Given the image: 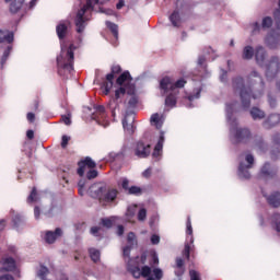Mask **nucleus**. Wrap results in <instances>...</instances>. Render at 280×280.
Returning a JSON list of instances; mask_svg holds the SVG:
<instances>
[{"label":"nucleus","instance_id":"1","mask_svg":"<svg viewBox=\"0 0 280 280\" xmlns=\"http://www.w3.org/2000/svg\"><path fill=\"white\" fill-rule=\"evenodd\" d=\"M118 195L119 190L115 188H106V186L102 184H94L90 187V196L96 198L103 207L117 205Z\"/></svg>","mask_w":280,"mask_h":280},{"label":"nucleus","instance_id":"2","mask_svg":"<svg viewBox=\"0 0 280 280\" xmlns=\"http://www.w3.org/2000/svg\"><path fill=\"white\" fill-rule=\"evenodd\" d=\"M225 110L228 115V121H230L232 126L231 132L233 133L236 143H247V141L250 140V130H248V128L235 127L237 126V121L232 120L231 118L233 117L234 113H237V110H240L237 108V102L226 103Z\"/></svg>","mask_w":280,"mask_h":280},{"label":"nucleus","instance_id":"3","mask_svg":"<svg viewBox=\"0 0 280 280\" xmlns=\"http://www.w3.org/2000/svg\"><path fill=\"white\" fill-rule=\"evenodd\" d=\"M132 82V77L130 75L129 71L122 72L116 80V84L120 86L118 90L115 91V97H112L109 101V107L112 108L113 115H115V107H113V104L117 106V100L121 97V95H135V84L130 83Z\"/></svg>","mask_w":280,"mask_h":280},{"label":"nucleus","instance_id":"4","mask_svg":"<svg viewBox=\"0 0 280 280\" xmlns=\"http://www.w3.org/2000/svg\"><path fill=\"white\" fill-rule=\"evenodd\" d=\"M73 49H75L73 45H70L69 48H66L63 45H61V54L57 57V66L58 73L62 78H69V75H72L73 73Z\"/></svg>","mask_w":280,"mask_h":280},{"label":"nucleus","instance_id":"5","mask_svg":"<svg viewBox=\"0 0 280 280\" xmlns=\"http://www.w3.org/2000/svg\"><path fill=\"white\" fill-rule=\"evenodd\" d=\"M127 270L131 272L135 279H140L141 277L148 278L147 280H162L163 279V270L161 268L153 269L154 277H150L152 275V267L143 266L142 268L139 265L132 266L131 261L129 260L127 264Z\"/></svg>","mask_w":280,"mask_h":280},{"label":"nucleus","instance_id":"6","mask_svg":"<svg viewBox=\"0 0 280 280\" xmlns=\"http://www.w3.org/2000/svg\"><path fill=\"white\" fill-rule=\"evenodd\" d=\"M232 86L234 93L240 94L241 109L248 110L250 108V93H253V90L244 84V78L241 77L233 79Z\"/></svg>","mask_w":280,"mask_h":280},{"label":"nucleus","instance_id":"7","mask_svg":"<svg viewBox=\"0 0 280 280\" xmlns=\"http://www.w3.org/2000/svg\"><path fill=\"white\" fill-rule=\"evenodd\" d=\"M106 1L108 0H86V3L78 11L74 19V25L78 34H82V32H84V27H86V21H89L86 12H89V10H93L95 4L104 5Z\"/></svg>","mask_w":280,"mask_h":280},{"label":"nucleus","instance_id":"8","mask_svg":"<svg viewBox=\"0 0 280 280\" xmlns=\"http://www.w3.org/2000/svg\"><path fill=\"white\" fill-rule=\"evenodd\" d=\"M248 84L253 88V98L259 100L266 89L264 78L257 71H252L248 75Z\"/></svg>","mask_w":280,"mask_h":280},{"label":"nucleus","instance_id":"9","mask_svg":"<svg viewBox=\"0 0 280 280\" xmlns=\"http://www.w3.org/2000/svg\"><path fill=\"white\" fill-rule=\"evenodd\" d=\"M186 84L187 81L185 79H179L174 83L172 79L165 77L160 81V89L164 91V93H170V91H173V93H178V89H183Z\"/></svg>","mask_w":280,"mask_h":280},{"label":"nucleus","instance_id":"10","mask_svg":"<svg viewBox=\"0 0 280 280\" xmlns=\"http://www.w3.org/2000/svg\"><path fill=\"white\" fill-rule=\"evenodd\" d=\"M266 70V77L271 80L280 72L279 57H271V59L264 65Z\"/></svg>","mask_w":280,"mask_h":280},{"label":"nucleus","instance_id":"11","mask_svg":"<svg viewBox=\"0 0 280 280\" xmlns=\"http://www.w3.org/2000/svg\"><path fill=\"white\" fill-rule=\"evenodd\" d=\"M245 161L247 164H244V162H240L238 165L240 178H250V173L248 172V170L253 167V163H255V158L252 154H247L245 156Z\"/></svg>","mask_w":280,"mask_h":280},{"label":"nucleus","instance_id":"12","mask_svg":"<svg viewBox=\"0 0 280 280\" xmlns=\"http://www.w3.org/2000/svg\"><path fill=\"white\" fill-rule=\"evenodd\" d=\"M151 152H152V145L143 141H138L133 148V154L135 156H138V159H148Z\"/></svg>","mask_w":280,"mask_h":280},{"label":"nucleus","instance_id":"13","mask_svg":"<svg viewBox=\"0 0 280 280\" xmlns=\"http://www.w3.org/2000/svg\"><path fill=\"white\" fill-rule=\"evenodd\" d=\"M91 119L96 121L98 126L106 128L108 126V120H106V108L102 105L95 107V112L92 113Z\"/></svg>","mask_w":280,"mask_h":280},{"label":"nucleus","instance_id":"14","mask_svg":"<svg viewBox=\"0 0 280 280\" xmlns=\"http://www.w3.org/2000/svg\"><path fill=\"white\" fill-rule=\"evenodd\" d=\"M69 30H71V22L69 20H62L57 24L56 32L59 40H65L69 36Z\"/></svg>","mask_w":280,"mask_h":280},{"label":"nucleus","instance_id":"15","mask_svg":"<svg viewBox=\"0 0 280 280\" xmlns=\"http://www.w3.org/2000/svg\"><path fill=\"white\" fill-rule=\"evenodd\" d=\"M135 112L127 110L125 118L122 120V128L128 132V135L135 133Z\"/></svg>","mask_w":280,"mask_h":280},{"label":"nucleus","instance_id":"16","mask_svg":"<svg viewBox=\"0 0 280 280\" xmlns=\"http://www.w3.org/2000/svg\"><path fill=\"white\" fill-rule=\"evenodd\" d=\"M78 171L77 174H79L81 177L84 176V173L86 172V167H89V170H95V167H97V163H95V161H93V159L86 156L84 160H81L78 163Z\"/></svg>","mask_w":280,"mask_h":280},{"label":"nucleus","instance_id":"17","mask_svg":"<svg viewBox=\"0 0 280 280\" xmlns=\"http://www.w3.org/2000/svg\"><path fill=\"white\" fill-rule=\"evenodd\" d=\"M265 43L270 49H279L280 47V33L279 31H271L265 39Z\"/></svg>","mask_w":280,"mask_h":280},{"label":"nucleus","instance_id":"18","mask_svg":"<svg viewBox=\"0 0 280 280\" xmlns=\"http://www.w3.org/2000/svg\"><path fill=\"white\" fill-rule=\"evenodd\" d=\"M127 243L128 245L124 247L122 255L124 257H130V249L133 246H137V235H135V232H129L127 235Z\"/></svg>","mask_w":280,"mask_h":280},{"label":"nucleus","instance_id":"19","mask_svg":"<svg viewBox=\"0 0 280 280\" xmlns=\"http://www.w3.org/2000/svg\"><path fill=\"white\" fill-rule=\"evenodd\" d=\"M280 122V115L279 114H271L268 118L262 122V127L266 130H270V128H275V126L279 125Z\"/></svg>","mask_w":280,"mask_h":280},{"label":"nucleus","instance_id":"20","mask_svg":"<svg viewBox=\"0 0 280 280\" xmlns=\"http://www.w3.org/2000/svg\"><path fill=\"white\" fill-rule=\"evenodd\" d=\"M163 143H165V135L161 132L160 139L158 143L155 144V148L153 150L152 156L155 159V161H160L161 159V152H163Z\"/></svg>","mask_w":280,"mask_h":280},{"label":"nucleus","instance_id":"21","mask_svg":"<svg viewBox=\"0 0 280 280\" xmlns=\"http://www.w3.org/2000/svg\"><path fill=\"white\" fill-rule=\"evenodd\" d=\"M266 48L264 46H257L255 51V58L259 67H264L266 65Z\"/></svg>","mask_w":280,"mask_h":280},{"label":"nucleus","instance_id":"22","mask_svg":"<svg viewBox=\"0 0 280 280\" xmlns=\"http://www.w3.org/2000/svg\"><path fill=\"white\" fill-rule=\"evenodd\" d=\"M57 237H62V229L57 228L55 232L52 231H47L46 236H45V242L47 244H54L56 242Z\"/></svg>","mask_w":280,"mask_h":280},{"label":"nucleus","instance_id":"23","mask_svg":"<svg viewBox=\"0 0 280 280\" xmlns=\"http://www.w3.org/2000/svg\"><path fill=\"white\" fill-rule=\"evenodd\" d=\"M260 175L264 178H273V176H277V168H271L270 163H265L260 170Z\"/></svg>","mask_w":280,"mask_h":280},{"label":"nucleus","instance_id":"24","mask_svg":"<svg viewBox=\"0 0 280 280\" xmlns=\"http://www.w3.org/2000/svg\"><path fill=\"white\" fill-rule=\"evenodd\" d=\"M25 9H26L25 0H12L10 4V12L12 14H16V12H19L20 10H25Z\"/></svg>","mask_w":280,"mask_h":280},{"label":"nucleus","instance_id":"25","mask_svg":"<svg viewBox=\"0 0 280 280\" xmlns=\"http://www.w3.org/2000/svg\"><path fill=\"white\" fill-rule=\"evenodd\" d=\"M113 80H115V78H113V73H108L106 75V81L102 86L104 95H108V93H110V89H113Z\"/></svg>","mask_w":280,"mask_h":280},{"label":"nucleus","instance_id":"26","mask_svg":"<svg viewBox=\"0 0 280 280\" xmlns=\"http://www.w3.org/2000/svg\"><path fill=\"white\" fill-rule=\"evenodd\" d=\"M268 205L270 207L277 208L280 207V194L279 192H273L269 197H267Z\"/></svg>","mask_w":280,"mask_h":280},{"label":"nucleus","instance_id":"27","mask_svg":"<svg viewBox=\"0 0 280 280\" xmlns=\"http://www.w3.org/2000/svg\"><path fill=\"white\" fill-rule=\"evenodd\" d=\"M12 40H14V33L0 31V43H12Z\"/></svg>","mask_w":280,"mask_h":280},{"label":"nucleus","instance_id":"28","mask_svg":"<svg viewBox=\"0 0 280 280\" xmlns=\"http://www.w3.org/2000/svg\"><path fill=\"white\" fill-rule=\"evenodd\" d=\"M176 95H178L177 92L171 91V93L165 98V106L174 108V106H176Z\"/></svg>","mask_w":280,"mask_h":280},{"label":"nucleus","instance_id":"29","mask_svg":"<svg viewBox=\"0 0 280 280\" xmlns=\"http://www.w3.org/2000/svg\"><path fill=\"white\" fill-rule=\"evenodd\" d=\"M253 56H255V48L245 46L242 55L243 60H253Z\"/></svg>","mask_w":280,"mask_h":280},{"label":"nucleus","instance_id":"30","mask_svg":"<svg viewBox=\"0 0 280 280\" xmlns=\"http://www.w3.org/2000/svg\"><path fill=\"white\" fill-rule=\"evenodd\" d=\"M4 270H7V272H14V270H16V261H14V258L9 257L4 260Z\"/></svg>","mask_w":280,"mask_h":280},{"label":"nucleus","instance_id":"31","mask_svg":"<svg viewBox=\"0 0 280 280\" xmlns=\"http://www.w3.org/2000/svg\"><path fill=\"white\" fill-rule=\"evenodd\" d=\"M250 115H252V118L255 120L264 119V117H266V113H264V110L259 109V107H253L250 109Z\"/></svg>","mask_w":280,"mask_h":280},{"label":"nucleus","instance_id":"32","mask_svg":"<svg viewBox=\"0 0 280 280\" xmlns=\"http://www.w3.org/2000/svg\"><path fill=\"white\" fill-rule=\"evenodd\" d=\"M106 25L108 27V30H110L114 38H119V26H117V24L113 23V22H106Z\"/></svg>","mask_w":280,"mask_h":280},{"label":"nucleus","instance_id":"33","mask_svg":"<svg viewBox=\"0 0 280 280\" xmlns=\"http://www.w3.org/2000/svg\"><path fill=\"white\" fill-rule=\"evenodd\" d=\"M170 21L174 27H178L180 23V15L178 14L177 11H174L173 14L170 16Z\"/></svg>","mask_w":280,"mask_h":280},{"label":"nucleus","instance_id":"34","mask_svg":"<svg viewBox=\"0 0 280 280\" xmlns=\"http://www.w3.org/2000/svg\"><path fill=\"white\" fill-rule=\"evenodd\" d=\"M89 253L92 261H94V264H97V261H100V256H101L100 250L95 248H90Z\"/></svg>","mask_w":280,"mask_h":280},{"label":"nucleus","instance_id":"35","mask_svg":"<svg viewBox=\"0 0 280 280\" xmlns=\"http://www.w3.org/2000/svg\"><path fill=\"white\" fill-rule=\"evenodd\" d=\"M39 198H38V191L36 190V187H33L28 198H27V202H38Z\"/></svg>","mask_w":280,"mask_h":280},{"label":"nucleus","instance_id":"36","mask_svg":"<svg viewBox=\"0 0 280 280\" xmlns=\"http://www.w3.org/2000/svg\"><path fill=\"white\" fill-rule=\"evenodd\" d=\"M47 275H49V269L45 266H40L37 272V276L39 277V279L46 280L45 277H47Z\"/></svg>","mask_w":280,"mask_h":280},{"label":"nucleus","instance_id":"37","mask_svg":"<svg viewBox=\"0 0 280 280\" xmlns=\"http://www.w3.org/2000/svg\"><path fill=\"white\" fill-rule=\"evenodd\" d=\"M12 51V46H8V48L4 50L3 56L1 58V66L3 67L5 62L8 61V58L10 57V52Z\"/></svg>","mask_w":280,"mask_h":280},{"label":"nucleus","instance_id":"38","mask_svg":"<svg viewBox=\"0 0 280 280\" xmlns=\"http://www.w3.org/2000/svg\"><path fill=\"white\" fill-rule=\"evenodd\" d=\"M145 218H148V210H145V208H141L138 212L139 222H145Z\"/></svg>","mask_w":280,"mask_h":280},{"label":"nucleus","instance_id":"39","mask_svg":"<svg viewBox=\"0 0 280 280\" xmlns=\"http://www.w3.org/2000/svg\"><path fill=\"white\" fill-rule=\"evenodd\" d=\"M261 27H262V30H268V27H272V18L266 16V18L262 20Z\"/></svg>","mask_w":280,"mask_h":280},{"label":"nucleus","instance_id":"40","mask_svg":"<svg viewBox=\"0 0 280 280\" xmlns=\"http://www.w3.org/2000/svg\"><path fill=\"white\" fill-rule=\"evenodd\" d=\"M127 191L132 196H141V188L139 186H131Z\"/></svg>","mask_w":280,"mask_h":280},{"label":"nucleus","instance_id":"41","mask_svg":"<svg viewBox=\"0 0 280 280\" xmlns=\"http://www.w3.org/2000/svg\"><path fill=\"white\" fill-rule=\"evenodd\" d=\"M85 176H86L88 180H93V178H97L98 173L95 168H90Z\"/></svg>","mask_w":280,"mask_h":280},{"label":"nucleus","instance_id":"42","mask_svg":"<svg viewBox=\"0 0 280 280\" xmlns=\"http://www.w3.org/2000/svg\"><path fill=\"white\" fill-rule=\"evenodd\" d=\"M135 213H137V206H129L126 212L127 218H135Z\"/></svg>","mask_w":280,"mask_h":280},{"label":"nucleus","instance_id":"43","mask_svg":"<svg viewBox=\"0 0 280 280\" xmlns=\"http://www.w3.org/2000/svg\"><path fill=\"white\" fill-rule=\"evenodd\" d=\"M272 222L273 224H276V231L280 233V214L279 213L273 214Z\"/></svg>","mask_w":280,"mask_h":280},{"label":"nucleus","instance_id":"44","mask_svg":"<svg viewBox=\"0 0 280 280\" xmlns=\"http://www.w3.org/2000/svg\"><path fill=\"white\" fill-rule=\"evenodd\" d=\"M186 233L187 235H194V228H191V218H187L186 222Z\"/></svg>","mask_w":280,"mask_h":280},{"label":"nucleus","instance_id":"45","mask_svg":"<svg viewBox=\"0 0 280 280\" xmlns=\"http://www.w3.org/2000/svg\"><path fill=\"white\" fill-rule=\"evenodd\" d=\"M279 156H280V149H279V147H276L271 150V159L273 161H277V159H279Z\"/></svg>","mask_w":280,"mask_h":280},{"label":"nucleus","instance_id":"46","mask_svg":"<svg viewBox=\"0 0 280 280\" xmlns=\"http://www.w3.org/2000/svg\"><path fill=\"white\" fill-rule=\"evenodd\" d=\"M250 27H252L253 35L259 34V30H261V26L257 22L250 24Z\"/></svg>","mask_w":280,"mask_h":280},{"label":"nucleus","instance_id":"47","mask_svg":"<svg viewBox=\"0 0 280 280\" xmlns=\"http://www.w3.org/2000/svg\"><path fill=\"white\" fill-rule=\"evenodd\" d=\"M151 124H154L158 129L161 128V124L159 122V114H153L151 116Z\"/></svg>","mask_w":280,"mask_h":280},{"label":"nucleus","instance_id":"48","mask_svg":"<svg viewBox=\"0 0 280 280\" xmlns=\"http://www.w3.org/2000/svg\"><path fill=\"white\" fill-rule=\"evenodd\" d=\"M149 266H151V268H153V266H159V257L156 255L151 256Z\"/></svg>","mask_w":280,"mask_h":280},{"label":"nucleus","instance_id":"49","mask_svg":"<svg viewBox=\"0 0 280 280\" xmlns=\"http://www.w3.org/2000/svg\"><path fill=\"white\" fill-rule=\"evenodd\" d=\"M102 231V228L100 226H93L91 228V234L94 235V237H100Z\"/></svg>","mask_w":280,"mask_h":280},{"label":"nucleus","instance_id":"50","mask_svg":"<svg viewBox=\"0 0 280 280\" xmlns=\"http://www.w3.org/2000/svg\"><path fill=\"white\" fill-rule=\"evenodd\" d=\"M113 219H102V224L106 229H112L113 228Z\"/></svg>","mask_w":280,"mask_h":280},{"label":"nucleus","instance_id":"51","mask_svg":"<svg viewBox=\"0 0 280 280\" xmlns=\"http://www.w3.org/2000/svg\"><path fill=\"white\" fill-rule=\"evenodd\" d=\"M69 141H71V138L69 136H62L61 148H67V145H69Z\"/></svg>","mask_w":280,"mask_h":280},{"label":"nucleus","instance_id":"52","mask_svg":"<svg viewBox=\"0 0 280 280\" xmlns=\"http://www.w3.org/2000/svg\"><path fill=\"white\" fill-rule=\"evenodd\" d=\"M138 100L137 97L132 96L129 101H128V106L129 108H135L137 107V104H138Z\"/></svg>","mask_w":280,"mask_h":280},{"label":"nucleus","instance_id":"53","mask_svg":"<svg viewBox=\"0 0 280 280\" xmlns=\"http://www.w3.org/2000/svg\"><path fill=\"white\" fill-rule=\"evenodd\" d=\"M121 71V66L116 65L112 67V72L113 73V78H115V75L119 74V72Z\"/></svg>","mask_w":280,"mask_h":280},{"label":"nucleus","instance_id":"54","mask_svg":"<svg viewBox=\"0 0 280 280\" xmlns=\"http://www.w3.org/2000/svg\"><path fill=\"white\" fill-rule=\"evenodd\" d=\"M189 275H190V280H200V273H198V271L190 270Z\"/></svg>","mask_w":280,"mask_h":280},{"label":"nucleus","instance_id":"55","mask_svg":"<svg viewBox=\"0 0 280 280\" xmlns=\"http://www.w3.org/2000/svg\"><path fill=\"white\" fill-rule=\"evenodd\" d=\"M256 148L260 150V152H264L266 150V143H264V140L259 139L256 143Z\"/></svg>","mask_w":280,"mask_h":280},{"label":"nucleus","instance_id":"56","mask_svg":"<svg viewBox=\"0 0 280 280\" xmlns=\"http://www.w3.org/2000/svg\"><path fill=\"white\" fill-rule=\"evenodd\" d=\"M130 182L128 180V178H122V182H121V187L122 189H125V191H129L130 187Z\"/></svg>","mask_w":280,"mask_h":280},{"label":"nucleus","instance_id":"57","mask_svg":"<svg viewBox=\"0 0 280 280\" xmlns=\"http://www.w3.org/2000/svg\"><path fill=\"white\" fill-rule=\"evenodd\" d=\"M191 250V247L189 246V244H185L184 250H183V255L186 257V259H189V253Z\"/></svg>","mask_w":280,"mask_h":280},{"label":"nucleus","instance_id":"58","mask_svg":"<svg viewBox=\"0 0 280 280\" xmlns=\"http://www.w3.org/2000/svg\"><path fill=\"white\" fill-rule=\"evenodd\" d=\"M268 102H269V106H270L271 108H275V106H277V98L271 97L270 94L268 95Z\"/></svg>","mask_w":280,"mask_h":280},{"label":"nucleus","instance_id":"59","mask_svg":"<svg viewBox=\"0 0 280 280\" xmlns=\"http://www.w3.org/2000/svg\"><path fill=\"white\" fill-rule=\"evenodd\" d=\"M61 120L63 124H66V126H71V116L63 115L61 116Z\"/></svg>","mask_w":280,"mask_h":280},{"label":"nucleus","instance_id":"60","mask_svg":"<svg viewBox=\"0 0 280 280\" xmlns=\"http://www.w3.org/2000/svg\"><path fill=\"white\" fill-rule=\"evenodd\" d=\"M21 222H23L21 215H15V218H13L14 226H21Z\"/></svg>","mask_w":280,"mask_h":280},{"label":"nucleus","instance_id":"61","mask_svg":"<svg viewBox=\"0 0 280 280\" xmlns=\"http://www.w3.org/2000/svg\"><path fill=\"white\" fill-rule=\"evenodd\" d=\"M176 268H185V260L183 258H176Z\"/></svg>","mask_w":280,"mask_h":280},{"label":"nucleus","instance_id":"62","mask_svg":"<svg viewBox=\"0 0 280 280\" xmlns=\"http://www.w3.org/2000/svg\"><path fill=\"white\" fill-rule=\"evenodd\" d=\"M0 280H14V277L10 273L0 276Z\"/></svg>","mask_w":280,"mask_h":280},{"label":"nucleus","instance_id":"63","mask_svg":"<svg viewBox=\"0 0 280 280\" xmlns=\"http://www.w3.org/2000/svg\"><path fill=\"white\" fill-rule=\"evenodd\" d=\"M26 119L31 121V124H34V120L36 119V115H34V113H28L26 116Z\"/></svg>","mask_w":280,"mask_h":280},{"label":"nucleus","instance_id":"64","mask_svg":"<svg viewBox=\"0 0 280 280\" xmlns=\"http://www.w3.org/2000/svg\"><path fill=\"white\" fill-rule=\"evenodd\" d=\"M151 242L152 244H159L161 242V237H159V235H152Z\"/></svg>","mask_w":280,"mask_h":280}]
</instances>
